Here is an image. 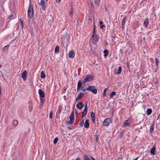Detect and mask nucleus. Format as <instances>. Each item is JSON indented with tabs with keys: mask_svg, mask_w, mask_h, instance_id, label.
Listing matches in <instances>:
<instances>
[{
	"mask_svg": "<svg viewBox=\"0 0 160 160\" xmlns=\"http://www.w3.org/2000/svg\"><path fill=\"white\" fill-rule=\"evenodd\" d=\"M34 14V10L32 5L30 3L28 9V18L29 19L32 18Z\"/></svg>",
	"mask_w": 160,
	"mask_h": 160,
	"instance_id": "nucleus-1",
	"label": "nucleus"
},
{
	"mask_svg": "<svg viewBox=\"0 0 160 160\" xmlns=\"http://www.w3.org/2000/svg\"><path fill=\"white\" fill-rule=\"evenodd\" d=\"M70 121H67L66 122V124L67 125H72L73 124L74 121V112L73 111L72 112L69 116Z\"/></svg>",
	"mask_w": 160,
	"mask_h": 160,
	"instance_id": "nucleus-2",
	"label": "nucleus"
},
{
	"mask_svg": "<svg viewBox=\"0 0 160 160\" xmlns=\"http://www.w3.org/2000/svg\"><path fill=\"white\" fill-rule=\"evenodd\" d=\"M88 91L92 92V93L95 94L97 93V89L96 88L95 86H89Z\"/></svg>",
	"mask_w": 160,
	"mask_h": 160,
	"instance_id": "nucleus-3",
	"label": "nucleus"
},
{
	"mask_svg": "<svg viewBox=\"0 0 160 160\" xmlns=\"http://www.w3.org/2000/svg\"><path fill=\"white\" fill-rule=\"evenodd\" d=\"M93 79V78L91 76L88 75L82 81L83 83L84 84L87 82H89L91 81Z\"/></svg>",
	"mask_w": 160,
	"mask_h": 160,
	"instance_id": "nucleus-4",
	"label": "nucleus"
},
{
	"mask_svg": "<svg viewBox=\"0 0 160 160\" xmlns=\"http://www.w3.org/2000/svg\"><path fill=\"white\" fill-rule=\"evenodd\" d=\"M111 122V119L110 118H108L106 119L103 122V125L105 126H108Z\"/></svg>",
	"mask_w": 160,
	"mask_h": 160,
	"instance_id": "nucleus-5",
	"label": "nucleus"
},
{
	"mask_svg": "<svg viewBox=\"0 0 160 160\" xmlns=\"http://www.w3.org/2000/svg\"><path fill=\"white\" fill-rule=\"evenodd\" d=\"M27 76V71L26 70H24L21 74L22 78H23L24 81H25L26 80Z\"/></svg>",
	"mask_w": 160,
	"mask_h": 160,
	"instance_id": "nucleus-6",
	"label": "nucleus"
},
{
	"mask_svg": "<svg viewBox=\"0 0 160 160\" xmlns=\"http://www.w3.org/2000/svg\"><path fill=\"white\" fill-rule=\"evenodd\" d=\"M122 70V68L121 66H120L118 70H117L116 69H115L113 70V72L116 74H119L121 72Z\"/></svg>",
	"mask_w": 160,
	"mask_h": 160,
	"instance_id": "nucleus-7",
	"label": "nucleus"
},
{
	"mask_svg": "<svg viewBox=\"0 0 160 160\" xmlns=\"http://www.w3.org/2000/svg\"><path fill=\"white\" fill-rule=\"evenodd\" d=\"M38 93L40 98H44L45 94L44 92L41 89L38 90Z\"/></svg>",
	"mask_w": 160,
	"mask_h": 160,
	"instance_id": "nucleus-8",
	"label": "nucleus"
},
{
	"mask_svg": "<svg viewBox=\"0 0 160 160\" xmlns=\"http://www.w3.org/2000/svg\"><path fill=\"white\" fill-rule=\"evenodd\" d=\"M84 106V104L82 102H80L76 105V107L78 109H81Z\"/></svg>",
	"mask_w": 160,
	"mask_h": 160,
	"instance_id": "nucleus-9",
	"label": "nucleus"
},
{
	"mask_svg": "<svg viewBox=\"0 0 160 160\" xmlns=\"http://www.w3.org/2000/svg\"><path fill=\"white\" fill-rule=\"evenodd\" d=\"M89 86L87 84H84L82 87L81 89L82 91H85L86 90H88Z\"/></svg>",
	"mask_w": 160,
	"mask_h": 160,
	"instance_id": "nucleus-10",
	"label": "nucleus"
},
{
	"mask_svg": "<svg viewBox=\"0 0 160 160\" xmlns=\"http://www.w3.org/2000/svg\"><path fill=\"white\" fill-rule=\"evenodd\" d=\"M156 147L155 146L153 147L150 151V153L152 155H155L156 154Z\"/></svg>",
	"mask_w": 160,
	"mask_h": 160,
	"instance_id": "nucleus-11",
	"label": "nucleus"
},
{
	"mask_svg": "<svg viewBox=\"0 0 160 160\" xmlns=\"http://www.w3.org/2000/svg\"><path fill=\"white\" fill-rule=\"evenodd\" d=\"M75 53L73 51H71L68 53V56L70 58H72L74 57Z\"/></svg>",
	"mask_w": 160,
	"mask_h": 160,
	"instance_id": "nucleus-12",
	"label": "nucleus"
},
{
	"mask_svg": "<svg viewBox=\"0 0 160 160\" xmlns=\"http://www.w3.org/2000/svg\"><path fill=\"white\" fill-rule=\"evenodd\" d=\"M89 126V121L88 120H86L85 122L84 127L86 128H88Z\"/></svg>",
	"mask_w": 160,
	"mask_h": 160,
	"instance_id": "nucleus-13",
	"label": "nucleus"
},
{
	"mask_svg": "<svg viewBox=\"0 0 160 160\" xmlns=\"http://www.w3.org/2000/svg\"><path fill=\"white\" fill-rule=\"evenodd\" d=\"M84 94L82 93H81L78 96L77 98L76 99V101H77L78 100L82 98L84 95Z\"/></svg>",
	"mask_w": 160,
	"mask_h": 160,
	"instance_id": "nucleus-14",
	"label": "nucleus"
},
{
	"mask_svg": "<svg viewBox=\"0 0 160 160\" xmlns=\"http://www.w3.org/2000/svg\"><path fill=\"white\" fill-rule=\"evenodd\" d=\"M131 122V120L130 119H128L125 121V122H124V125L125 126H126L129 125V124Z\"/></svg>",
	"mask_w": 160,
	"mask_h": 160,
	"instance_id": "nucleus-15",
	"label": "nucleus"
},
{
	"mask_svg": "<svg viewBox=\"0 0 160 160\" xmlns=\"http://www.w3.org/2000/svg\"><path fill=\"white\" fill-rule=\"evenodd\" d=\"M92 38L96 42H98V36L97 34H95L93 37H92Z\"/></svg>",
	"mask_w": 160,
	"mask_h": 160,
	"instance_id": "nucleus-16",
	"label": "nucleus"
},
{
	"mask_svg": "<svg viewBox=\"0 0 160 160\" xmlns=\"http://www.w3.org/2000/svg\"><path fill=\"white\" fill-rule=\"evenodd\" d=\"M149 20L146 19L143 22V24L145 27H147L148 24Z\"/></svg>",
	"mask_w": 160,
	"mask_h": 160,
	"instance_id": "nucleus-17",
	"label": "nucleus"
},
{
	"mask_svg": "<svg viewBox=\"0 0 160 160\" xmlns=\"http://www.w3.org/2000/svg\"><path fill=\"white\" fill-rule=\"evenodd\" d=\"M126 17H125L123 18L122 22V27H123L124 25H125L126 22Z\"/></svg>",
	"mask_w": 160,
	"mask_h": 160,
	"instance_id": "nucleus-18",
	"label": "nucleus"
},
{
	"mask_svg": "<svg viewBox=\"0 0 160 160\" xmlns=\"http://www.w3.org/2000/svg\"><path fill=\"white\" fill-rule=\"evenodd\" d=\"M59 51V47L57 45L55 48L54 52L55 53H57Z\"/></svg>",
	"mask_w": 160,
	"mask_h": 160,
	"instance_id": "nucleus-19",
	"label": "nucleus"
},
{
	"mask_svg": "<svg viewBox=\"0 0 160 160\" xmlns=\"http://www.w3.org/2000/svg\"><path fill=\"white\" fill-rule=\"evenodd\" d=\"M103 52L104 53V56L106 57L108 55L109 52L108 50L106 49L104 50Z\"/></svg>",
	"mask_w": 160,
	"mask_h": 160,
	"instance_id": "nucleus-20",
	"label": "nucleus"
},
{
	"mask_svg": "<svg viewBox=\"0 0 160 160\" xmlns=\"http://www.w3.org/2000/svg\"><path fill=\"white\" fill-rule=\"evenodd\" d=\"M9 45H6V46H5V47H4L3 48V51H5V52L6 51H7L8 50V49L9 48Z\"/></svg>",
	"mask_w": 160,
	"mask_h": 160,
	"instance_id": "nucleus-21",
	"label": "nucleus"
},
{
	"mask_svg": "<svg viewBox=\"0 0 160 160\" xmlns=\"http://www.w3.org/2000/svg\"><path fill=\"white\" fill-rule=\"evenodd\" d=\"M83 157L84 160H91L88 158V157L87 154L84 155Z\"/></svg>",
	"mask_w": 160,
	"mask_h": 160,
	"instance_id": "nucleus-22",
	"label": "nucleus"
},
{
	"mask_svg": "<svg viewBox=\"0 0 160 160\" xmlns=\"http://www.w3.org/2000/svg\"><path fill=\"white\" fill-rule=\"evenodd\" d=\"M116 95V93L115 92L113 91L111 92V93L110 94V98H113V97L114 96H115Z\"/></svg>",
	"mask_w": 160,
	"mask_h": 160,
	"instance_id": "nucleus-23",
	"label": "nucleus"
},
{
	"mask_svg": "<svg viewBox=\"0 0 160 160\" xmlns=\"http://www.w3.org/2000/svg\"><path fill=\"white\" fill-rule=\"evenodd\" d=\"M155 62L156 63V65L157 67L158 68V63H159V61L158 59V58H155Z\"/></svg>",
	"mask_w": 160,
	"mask_h": 160,
	"instance_id": "nucleus-24",
	"label": "nucleus"
},
{
	"mask_svg": "<svg viewBox=\"0 0 160 160\" xmlns=\"http://www.w3.org/2000/svg\"><path fill=\"white\" fill-rule=\"evenodd\" d=\"M41 78H43L46 77V76L45 73L43 72V71H42L41 73Z\"/></svg>",
	"mask_w": 160,
	"mask_h": 160,
	"instance_id": "nucleus-25",
	"label": "nucleus"
},
{
	"mask_svg": "<svg viewBox=\"0 0 160 160\" xmlns=\"http://www.w3.org/2000/svg\"><path fill=\"white\" fill-rule=\"evenodd\" d=\"M87 112V111H83L82 114V118L84 117L86 114Z\"/></svg>",
	"mask_w": 160,
	"mask_h": 160,
	"instance_id": "nucleus-26",
	"label": "nucleus"
},
{
	"mask_svg": "<svg viewBox=\"0 0 160 160\" xmlns=\"http://www.w3.org/2000/svg\"><path fill=\"white\" fill-rule=\"evenodd\" d=\"M100 0H95L94 3L96 5V6H98L100 3Z\"/></svg>",
	"mask_w": 160,
	"mask_h": 160,
	"instance_id": "nucleus-27",
	"label": "nucleus"
},
{
	"mask_svg": "<svg viewBox=\"0 0 160 160\" xmlns=\"http://www.w3.org/2000/svg\"><path fill=\"white\" fill-rule=\"evenodd\" d=\"M82 83L81 81V80H79L78 82V86L81 87V88L82 87Z\"/></svg>",
	"mask_w": 160,
	"mask_h": 160,
	"instance_id": "nucleus-28",
	"label": "nucleus"
},
{
	"mask_svg": "<svg viewBox=\"0 0 160 160\" xmlns=\"http://www.w3.org/2000/svg\"><path fill=\"white\" fill-rule=\"evenodd\" d=\"M91 116L92 118H95V115L94 113L93 112H92L91 113Z\"/></svg>",
	"mask_w": 160,
	"mask_h": 160,
	"instance_id": "nucleus-29",
	"label": "nucleus"
},
{
	"mask_svg": "<svg viewBox=\"0 0 160 160\" xmlns=\"http://www.w3.org/2000/svg\"><path fill=\"white\" fill-rule=\"evenodd\" d=\"M18 124V122L17 121V120L13 121V124L15 127H16Z\"/></svg>",
	"mask_w": 160,
	"mask_h": 160,
	"instance_id": "nucleus-30",
	"label": "nucleus"
},
{
	"mask_svg": "<svg viewBox=\"0 0 160 160\" xmlns=\"http://www.w3.org/2000/svg\"><path fill=\"white\" fill-rule=\"evenodd\" d=\"M44 100L45 99L44 98H40L41 105H42L43 104V103L44 102Z\"/></svg>",
	"mask_w": 160,
	"mask_h": 160,
	"instance_id": "nucleus-31",
	"label": "nucleus"
},
{
	"mask_svg": "<svg viewBox=\"0 0 160 160\" xmlns=\"http://www.w3.org/2000/svg\"><path fill=\"white\" fill-rule=\"evenodd\" d=\"M87 104L88 103L87 102H86L84 103V109L83 110H87Z\"/></svg>",
	"mask_w": 160,
	"mask_h": 160,
	"instance_id": "nucleus-32",
	"label": "nucleus"
},
{
	"mask_svg": "<svg viewBox=\"0 0 160 160\" xmlns=\"http://www.w3.org/2000/svg\"><path fill=\"white\" fill-rule=\"evenodd\" d=\"M154 130V128L153 126L152 125L150 126V132L151 133Z\"/></svg>",
	"mask_w": 160,
	"mask_h": 160,
	"instance_id": "nucleus-33",
	"label": "nucleus"
},
{
	"mask_svg": "<svg viewBox=\"0 0 160 160\" xmlns=\"http://www.w3.org/2000/svg\"><path fill=\"white\" fill-rule=\"evenodd\" d=\"M108 88L105 89L103 91V97H104L106 96V92Z\"/></svg>",
	"mask_w": 160,
	"mask_h": 160,
	"instance_id": "nucleus-34",
	"label": "nucleus"
},
{
	"mask_svg": "<svg viewBox=\"0 0 160 160\" xmlns=\"http://www.w3.org/2000/svg\"><path fill=\"white\" fill-rule=\"evenodd\" d=\"M29 110H31L32 109V106L31 105V102H29Z\"/></svg>",
	"mask_w": 160,
	"mask_h": 160,
	"instance_id": "nucleus-35",
	"label": "nucleus"
},
{
	"mask_svg": "<svg viewBox=\"0 0 160 160\" xmlns=\"http://www.w3.org/2000/svg\"><path fill=\"white\" fill-rule=\"evenodd\" d=\"M58 140V137H56V138H55L53 141L54 143L55 144H56L57 143Z\"/></svg>",
	"mask_w": 160,
	"mask_h": 160,
	"instance_id": "nucleus-36",
	"label": "nucleus"
},
{
	"mask_svg": "<svg viewBox=\"0 0 160 160\" xmlns=\"http://www.w3.org/2000/svg\"><path fill=\"white\" fill-rule=\"evenodd\" d=\"M52 115H53V112H52V111H51V112H50V114H49V118H50L51 119L52 118Z\"/></svg>",
	"mask_w": 160,
	"mask_h": 160,
	"instance_id": "nucleus-37",
	"label": "nucleus"
},
{
	"mask_svg": "<svg viewBox=\"0 0 160 160\" xmlns=\"http://www.w3.org/2000/svg\"><path fill=\"white\" fill-rule=\"evenodd\" d=\"M84 122V121L83 120H82L81 121L80 123V125L81 127H82L83 126Z\"/></svg>",
	"mask_w": 160,
	"mask_h": 160,
	"instance_id": "nucleus-38",
	"label": "nucleus"
},
{
	"mask_svg": "<svg viewBox=\"0 0 160 160\" xmlns=\"http://www.w3.org/2000/svg\"><path fill=\"white\" fill-rule=\"evenodd\" d=\"M94 28L93 30V34L92 35V37H93V36H94V35H95L94 33L95 32V31L96 30V29H95V25H94Z\"/></svg>",
	"mask_w": 160,
	"mask_h": 160,
	"instance_id": "nucleus-39",
	"label": "nucleus"
},
{
	"mask_svg": "<svg viewBox=\"0 0 160 160\" xmlns=\"http://www.w3.org/2000/svg\"><path fill=\"white\" fill-rule=\"evenodd\" d=\"M147 114L148 115H150L152 112V111H147Z\"/></svg>",
	"mask_w": 160,
	"mask_h": 160,
	"instance_id": "nucleus-40",
	"label": "nucleus"
},
{
	"mask_svg": "<svg viewBox=\"0 0 160 160\" xmlns=\"http://www.w3.org/2000/svg\"><path fill=\"white\" fill-rule=\"evenodd\" d=\"M12 17H13V18L12 19H14L15 18V17H14L13 16V15L12 14V15H9L8 16L7 19H8Z\"/></svg>",
	"mask_w": 160,
	"mask_h": 160,
	"instance_id": "nucleus-41",
	"label": "nucleus"
},
{
	"mask_svg": "<svg viewBox=\"0 0 160 160\" xmlns=\"http://www.w3.org/2000/svg\"><path fill=\"white\" fill-rule=\"evenodd\" d=\"M45 4V1L43 0H42L41 1L40 3V5H42L44 4Z\"/></svg>",
	"mask_w": 160,
	"mask_h": 160,
	"instance_id": "nucleus-42",
	"label": "nucleus"
},
{
	"mask_svg": "<svg viewBox=\"0 0 160 160\" xmlns=\"http://www.w3.org/2000/svg\"><path fill=\"white\" fill-rule=\"evenodd\" d=\"M42 8L44 10L45 9L46 5L45 4L41 5Z\"/></svg>",
	"mask_w": 160,
	"mask_h": 160,
	"instance_id": "nucleus-43",
	"label": "nucleus"
},
{
	"mask_svg": "<svg viewBox=\"0 0 160 160\" xmlns=\"http://www.w3.org/2000/svg\"><path fill=\"white\" fill-rule=\"evenodd\" d=\"M20 21H21V25L22 26V28H23V22L20 19Z\"/></svg>",
	"mask_w": 160,
	"mask_h": 160,
	"instance_id": "nucleus-44",
	"label": "nucleus"
},
{
	"mask_svg": "<svg viewBox=\"0 0 160 160\" xmlns=\"http://www.w3.org/2000/svg\"><path fill=\"white\" fill-rule=\"evenodd\" d=\"M123 133L122 132H121L120 134V135H119V137H121V138L122 137V136H123Z\"/></svg>",
	"mask_w": 160,
	"mask_h": 160,
	"instance_id": "nucleus-45",
	"label": "nucleus"
},
{
	"mask_svg": "<svg viewBox=\"0 0 160 160\" xmlns=\"http://www.w3.org/2000/svg\"><path fill=\"white\" fill-rule=\"evenodd\" d=\"M80 88H81V87L77 86V91H79L81 89Z\"/></svg>",
	"mask_w": 160,
	"mask_h": 160,
	"instance_id": "nucleus-46",
	"label": "nucleus"
},
{
	"mask_svg": "<svg viewBox=\"0 0 160 160\" xmlns=\"http://www.w3.org/2000/svg\"><path fill=\"white\" fill-rule=\"evenodd\" d=\"M105 26L104 25H102L101 26H100V28L102 29L103 28V27H104Z\"/></svg>",
	"mask_w": 160,
	"mask_h": 160,
	"instance_id": "nucleus-47",
	"label": "nucleus"
},
{
	"mask_svg": "<svg viewBox=\"0 0 160 160\" xmlns=\"http://www.w3.org/2000/svg\"><path fill=\"white\" fill-rule=\"evenodd\" d=\"M92 121L93 123H94L95 122V118H92Z\"/></svg>",
	"mask_w": 160,
	"mask_h": 160,
	"instance_id": "nucleus-48",
	"label": "nucleus"
},
{
	"mask_svg": "<svg viewBox=\"0 0 160 160\" xmlns=\"http://www.w3.org/2000/svg\"><path fill=\"white\" fill-rule=\"evenodd\" d=\"M61 0H56V2H57L59 3L60 1Z\"/></svg>",
	"mask_w": 160,
	"mask_h": 160,
	"instance_id": "nucleus-49",
	"label": "nucleus"
},
{
	"mask_svg": "<svg viewBox=\"0 0 160 160\" xmlns=\"http://www.w3.org/2000/svg\"><path fill=\"white\" fill-rule=\"evenodd\" d=\"M103 23V22L102 21H100L99 22V24L100 25H102V24Z\"/></svg>",
	"mask_w": 160,
	"mask_h": 160,
	"instance_id": "nucleus-50",
	"label": "nucleus"
},
{
	"mask_svg": "<svg viewBox=\"0 0 160 160\" xmlns=\"http://www.w3.org/2000/svg\"><path fill=\"white\" fill-rule=\"evenodd\" d=\"M104 8H105V11H106L107 12L108 10H107V8H106V6H105Z\"/></svg>",
	"mask_w": 160,
	"mask_h": 160,
	"instance_id": "nucleus-51",
	"label": "nucleus"
},
{
	"mask_svg": "<svg viewBox=\"0 0 160 160\" xmlns=\"http://www.w3.org/2000/svg\"><path fill=\"white\" fill-rule=\"evenodd\" d=\"M118 160H122V158H118Z\"/></svg>",
	"mask_w": 160,
	"mask_h": 160,
	"instance_id": "nucleus-52",
	"label": "nucleus"
},
{
	"mask_svg": "<svg viewBox=\"0 0 160 160\" xmlns=\"http://www.w3.org/2000/svg\"><path fill=\"white\" fill-rule=\"evenodd\" d=\"M75 160H80V158H78Z\"/></svg>",
	"mask_w": 160,
	"mask_h": 160,
	"instance_id": "nucleus-53",
	"label": "nucleus"
},
{
	"mask_svg": "<svg viewBox=\"0 0 160 160\" xmlns=\"http://www.w3.org/2000/svg\"><path fill=\"white\" fill-rule=\"evenodd\" d=\"M138 159V158H137L133 159V160H137Z\"/></svg>",
	"mask_w": 160,
	"mask_h": 160,
	"instance_id": "nucleus-54",
	"label": "nucleus"
},
{
	"mask_svg": "<svg viewBox=\"0 0 160 160\" xmlns=\"http://www.w3.org/2000/svg\"><path fill=\"white\" fill-rule=\"evenodd\" d=\"M147 110H152V109L151 108H148Z\"/></svg>",
	"mask_w": 160,
	"mask_h": 160,
	"instance_id": "nucleus-55",
	"label": "nucleus"
},
{
	"mask_svg": "<svg viewBox=\"0 0 160 160\" xmlns=\"http://www.w3.org/2000/svg\"><path fill=\"white\" fill-rule=\"evenodd\" d=\"M121 0H116V1H117V2H119V1H120Z\"/></svg>",
	"mask_w": 160,
	"mask_h": 160,
	"instance_id": "nucleus-56",
	"label": "nucleus"
},
{
	"mask_svg": "<svg viewBox=\"0 0 160 160\" xmlns=\"http://www.w3.org/2000/svg\"><path fill=\"white\" fill-rule=\"evenodd\" d=\"M143 40H145V37H144V38H143Z\"/></svg>",
	"mask_w": 160,
	"mask_h": 160,
	"instance_id": "nucleus-57",
	"label": "nucleus"
},
{
	"mask_svg": "<svg viewBox=\"0 0 160 160\" xmlns=\"http://www.w3.org/2000/svg\"><path fill=\"white\" fill-rule=\"evenodd\" d=\"M2 67V65L0 64V68Z\"/></svg>",
	"mask_w": 160,
	"mask_h": 160,
	"instance_id": "nucleus-58",
	"label": "nucleus"
},
{
	"mask_svg": "<svg viewBox=\"0 0 160 160\" xmlns=\"http://www.w3.org/2000/svg\"><path fill=\"white\" fill-rule=\"evenodd\" d=\"M155 82H156V83H158V82L157 81H156Z\"/></svg>",
	"mask_w": 160,
	"mask_h": 160,
	"instance_id": "nucleus-59",
	"label": "nucleus"
},
{
	"mask_svg": "<svg viewBox=\"0 0 160 160\" xmlns=\"http://www.w3.org/2000/svg\"><path fill=\"white\" fill-rule=\"evenodd\" d=\"M98 138V137H96V140H97Z\"/></svg>",
	"mask_w": 160,
	"mask_h": 160,
	"instance_id": "nucleus-60",
	"label": "nucleus"
},
{
	"mask_svg": "<svg viewBox=\"0 0 160 160\" xmlns=\"http://www.w3.org/2000/svg\"><path fill=\"white\" fill-rule=\"evenodd\" d=\"M91 158L92 159V158H94L93 157H91Z\"/></svg>",
	"mask_w": 160,
	"mask_h": 160,
	"instance_id": "nucleus-61",
	"label": "nucleus"
},
{
	"mask_svg": "<svg viewBox=\"0 0 160 160\" xmlns=\"http://www.w3.org/2000/svg\"><path fill=\"white\" fill-rule=\"evenodd\" d=\"M92 160H96L94 158H92Z\"/></svg>",
	"mask_w": 160,
	"mask_h": 160,
	"instance_id": "nucleus-62",
	"label": "nucleus"
},
{
	"mask_svg": "<svg viewBox=\"0 0 160 160\" xmlns=\"http://www.w3.org/2000/svg\"><path fill=\"white\" fill-rule=\"evenodd\" d=\"M61 111H60V112H59V113H60Z\"/></svg>",
	"mask_w": 160,
	"mask_h": 160,
	"instance_id": "nucleus-63",
	"label": "nucleus"
},
{
	"mask_svg": "<svg viewBox=\"0 0 160 160\" xmlns=\"http://www.w3.org/2000/svg\"><path fill=\"white\" fill-rule=\"evenodd\" d=\"M91 4H92V2H91Z\"/></svg>",
	"mask_w": 160,
	"mask_h": 160,
	"instance_id": "nucleus-64",
	"label": "nucleus"
}]
</instances>
